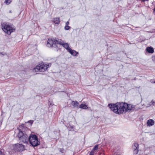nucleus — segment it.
I'll return each instance as SVG.
<instances>
[{
  "instance_id": "obj_34",
  "label": "nucleus",
  "mask_w": 155,
  "mask_h": 155,
  "mask_svg": "<svg viewBox=\"0 0 155 155\" xmlns=\"http://www.w3.org/2000/svg\"><path fill=\"white\" fill-rule=\"evenodd\" d=\"M1 54H2L3 55H4V54H2L1 52Z\"/></svg>"
},
{
  "instance_id": "obj_28",
  "label": "nucleus",
  "mask_w": 155,
  "mask_h": 155,
  "mask_svg": "<svg viewBox=\"0 0 155 155\" xmlns=\"http://www.w3.org/2000/svg\"><path fill=\"white\" fill-rule=\"evenodd\" d=\"M69 23L68 21H67L66 23V25H68L69 24Z\"/></svg>"
},
{
  "instance_id": "obj_8",
  "label": "nucleus",
  "mask_w": 155,
  "mask_h": 155,
  "mask_svg": "<svg viewBox=\"0 0 155 155\" xmlns=\"http://www.w3.org/2000/svg\"><path fill=\"white\" fill-rule=\"evenodd\" d=\"M60 40V41H59V44L61 45L68 51L71 48L69 47L68 44V43L64 42V41H62L61 39Z\"/></svg>"
},
{
  "instance_id": "obj_17",
  "label": "nucleus",
  "mask_w": 155,
  "mask_h": 155,
  "mask_svg": "<svg viewBox=\"0 0 155 155\" xmlns=\"http://www.w3.org/2000/svg\"><path fill=\"white\" fill-rule=\"evenodd\" d=\"M12 1V0H5L4 3L8 5L10 4Z\"/></svg>"
},
{
  "instance_id": "obj_15",
  "label": "nucleus",
  "mask_w": 155,
  "mask_h": 155,
  "mask_svg": "<svg viewBox=\"0 0 155 155\" xmlns=\"http://www.w3.org/2000/svg\"><path fill=\"white\" fill-rule=\"evenodd\" d=\"M80 108L84 109H87L88 107L86 104H82L80 105Z\"/></svg>"
},
{
  "instance_id": "obj_11",
  "label": "nucleus",
  "mask_w": 155,
  "mask_h": 155,
  "mask_svg": "<svg viewBox=\"0 0 155 155\" xmlns=\"http://www.w3.org/2000/svg\"><path fill=\"white\" fill-rule=\"evenodd\" d=\"M24 147V146L22 144L17 143L15 144L14 147V148L15 150H18L20 151L21 150V149H20V148H23Z\"/></svg>"
},
{
  "instance_id": "obj_9",
  "label": "nucleus",
  "mask_w": 155,
  "mask_h": 155,
  "mask_svg": "<svg viewBox=\"0 0 155 155\" xmlns=\"http://www.w3.org/2000/svg\"><path fill=\"white\" fill-rule=\"evenodd\" d=\"M124 107L125 108V111H127L128 110H131L132 108V105L131 104H128L124 102Z\"/></svg>"
},
{
  "instance_id": "obj_19",
  "label": "nucleus",
  "mask_w": 155,
  "mask_h": 155,
  "mask_svg": "<svg viewBox=\"0 0 155 155\" xmlns=\"http://www.w3.org/2000/svg\"><path fill=\"white\" fill-rule=\"evenodd\" d=\"M70 27L68 25H65L64 27V29L66 30H69L70 29Z\"/></svg>"
},
{
  "instance_id": "obj_16",
  "label": "nucleus",
  "mask_w": 155,
  "mask_h": 155,
  "mask_svg": "<svg viewBox=\"0 0 155 155\" xmlns=\"http://www.w3.org/2000/svg\"><path fill=\"white\" fill-rule=\"evenodd\" d=\"M53 22L56 24H58V20L57 18H54L53 20Z\"/></svg>"
},
{
  "instance_id": "obj_23",
  "label": "nucleus",
  "mask_w": 155,
  "mask_h": 155,
  "mask_svg": "<svg viewBox=\"0 0 155 155\" xmlns=\"http://www.w3.org/2000/svg\"><path fill=\"white\" fill-rule=\"evenodd\" d=\"M33 122H34L33 120H30L28 121V122L29 123H30L31 124H32L33 123Z\"/></svg>"
},
{
  "instance_id": "obj_5",
  "label": "nucleus",
  "mask_w": 155,
  "mask_h": 155,
  "mask_svg": "<svg viewBox=\"0 0 155 155\" xmlns=\"http://www.w3.org/2000/svg\"><path fill=\"white\" fill-rule=\"evenodd\" d=\"M49 67V64H41L37 66L32 71L34 72H44Z\"/></svg>"
},
{
  "instance_id": "obj_27",
  "label": "nucleus",
  "mask_w": 155,
  "mask_h": 155,
  "mask_svg": "<svg viewBox=\"0 0 155 155\" xmlns=\"http://www.w3.org/2000/svg\"><path fill=\"white\" fill-rule=\"evenodd\" d=\"M151 105V104L150 103L148 104L147 105V107H149Z\"/></svg>"
},
{
  "instance_id": "obj_25",
  "label": "nucleus",
  "mask_w": 155,
  "mask_h": 155,
  "mask_svg": "<svg viewBox=\"0 0 155 155\" xmlns=\"http://www.w3.org/2000/svg\"><path fill=\"white\" fill-rule=\"evenodd\" d=\"M0 155H5L4 153L0 150Z\"/></svg>"
},
{
  "instance_id": "obj_30",
  "label": "nucleus",
  "mask_w": 155,
  "mask_h": 155,
  "mask_svg": "<svg viewBox=\"0 0 155 155\" xmlns=\"http://www.w3.org/2000/svg\"><path fill=\"white\" fill-rule=\"evenodd\" d=\"M100 155H104V153H100Z\"/></svg>"
},
{
  "instance_id": "obj_18",
  "label": "nucleus",
  "mask_w": 155,
  "mask_h": 155,
  "mask_svg": "<svg viewBox=\"0 0 155 155\" xmlns=\"http://www.w3.org/2000/svg\"><path fill=\"white\" fill-rule=\"evenodd\" d=\"M74 128V127L73 126H71L70 127L69 126L68 129L69 130H73Z\"/></svg>"
},
{
  "instance_id": "obj_26",
  "label": "nucleus",
  "mask_w": 155,
  "mask_h": 155,
  "mask_svg": "<svg viewBox=\"0 0 155 155\" xmlns=\"http://www.w3.org/2000/svg\"><path fill=\"white\" fill-rule=\"evenodd\" d=\"M152 60L153 61H155V56L152 57Z\"/></svg>"
},
{
  "instance_id": "obj_35",
  "label": "nucleus",
  "mask_w": 155,
  "mask_h": 155,
  "mask_svg": "<svg viewBox=\"0 0 155 155\" xmlns=\"http://www.w3.org/2000/svg\"><path fill=\"white\" fill-rule=\"evenodd\" d=\"M59 22H60V21H59V22H58L59 23Z\"/></svg>"
},
{
  "instance_id": "obj_1",
  "label": "nucleus",
  "mask_w": 155,
  "mask_h": 155,
  "mask_svg": "<svg viewBox=\"0 0 155 155\" xmlns=\"http://www.w3.org/2000/svg\"><path fill=\"white\" fill-rule=\"evenodd\" d=\"M124 102H117L115 104H110L108 106L116 114H120L125 111Z\"/></svg>"
},
{
  "instance_id": "obj_33",
  "label": "nucleus",
  "mask_w": 155,
  "mask_h": 155,
  "mask_svg": "<svg viewBox=\"0 0 155 155\" xmlns=\"http://www.w3.org/2000/svg\"><path fill=\"white\" fill-rule=\"evenodd\" d=\"M1 54H2L3 55H4V54H2L1 52Z\"/></svg>"
},
{
  "instance_id": "obj_3",
  "label": "nucleus",
  "mask_w": 155,
  "mask_h": 155,
  "mask_svg": "<svg viewBox=\"0 0 155 155\" xmlns=\"http://www.w3.org/2000/svg\"><path fill=\"white\" fill-rule=\"evenodd\" d=\"M18 137L20 142L25 143H28L29 137L26 134H24L21 130H19Z\"/></svg>"
},
{
  "instance_id": "obj_29",
  "label": "nucleus",
  "mask_w": 155,
  "mask_h": 155,
  "mask_svg": "<svg viewBox=\"0 0 155 155\" xmlns=\"http://www.w3.org/2000/svg\"><path fill=\"white\" fill-rule=\"evenodd\" d=\"M154 80L153 79H151L150 80V81L152 83H154V81H153Z\"/></svg>"
},
{
  "instance_id": "obj_2",
  "label": "nucleus",
  "mask_w": 155,
  "mask_h": 155,
  "mask_svg": "<svg viewBox=\"0 0 155 155\" xmlns=\"http://www.w3.org/2000/svg\"><path fill=\"white\" fill-rule=\"evenodd\" d=\"M1 25L3 31L8 35H10L12 32L15 30V27L10 23L4 22Z\"/></svg>"
},
{
  "instance_id": "obj_36",
  "label": "nucleus",
  "mask_w": 155,
  "mask_h": 155,
  "mask_svg": "<svg viewBox=\"0 0 155 155\" xmlns=\"http://www.w3.org/2000/svg\"><path fill=\"white\" fill-rule=\"evenodd\" d=\"M154 83H155V81H154Z\"/></svg>"
},
{
  "instance_id": "obj_21",
  "label": "nucleus",
  "mask_w": 155,
  "mask_h": 155,
  "mask_svg": "<svg viewBox=\"0 0 155 155\" xmlns=\"http://www.w3.org/2000/svg\"><path fill=\"white\" fill-rule=\"evenodd\" d=\"M60 152L62 153H64L65 152V150L63 148H61L60 149Z\"/></svg>"
},
{
  "instance_id": "obj_20",
  "label": "nucleus",
  "mask_w": 155,
  "mask_h": 155,
  "mask_svg": "<svg viewBox=\"0 0 155 155\" xmlns=\"http://www.w3.org/2000/svg\"><path fill=\"white\" fill-rule=\"evenodd\" d=\"M97 149H98V145H96L94 146V147L93 148L92 150V151L93 150H97Z\"/></svg>"
},
{
  "instance_id": "obj_32",
  "label": "nucleus",
  "mask_w": 155,
  "mask_h": 155,
  "mask_svg": "<svg viewBox=\"0 0 155 155\" xmlns=\"http://www.w3.org/2000/svg\"><path fill=\"white\" fill-rule=\"evenodd\" d=\"M9 12L10 13H12V11L11 10L9 11Z\"/></svg>"
},
{
  "instance_id": "obj_31",
  "label": "nucleus",
  "mask_w": 155,
  "mask_h": 155,
  "mask_svg": "<svg viewBox=\"0 0 155 155\" xmlns=\"http://www.w3.org/2000/svg\"><path fill=\"white\" fill-rule=\"evenodd\" d=\"M148 0H142V1L145 2V1H148Z\"/></svg>"
},
{
  "instance_id": "obj_7",
  "label": "nucleus",
  "mask_w": 155,
  "mask_h": 155,
  "mask_svg": "<svg viewBox=\"0 0 155 155\" xmlns=\"http://www.w3.org/2000/svg\"><path fill=\"white\" fill-rule=\"evenodd\" d=\"M139 145L137 143H135L133 144L132 147V149L134 155H136L139 151Z\"/></svg>"
},
{
  "instance_id": "obj_14",
  "label": "nucleus",
  "mask_w": 155,
  "mask_h": 155,
  "mask_svg": "<svg viewBox=\"0 0 155 155\" xmlns=\"http://www.w3.org/2000/svg\"><path fill=\"white\" fill-rule=\"evenodd\" d=\"M71 104L74 107H78L79 103L78 101H72L71 102Z\"/></svg>"
},
{
  "instance_id": "obj_22",
  "label": "nucleus",
  "mask_w": 155,
  "mask_h": 155,
  "mask_svg": "<svg viewBox=\"0 0 155 155\" xmlns=\"http://www.w3.org/2000/svg\"><path fill=\"white\" fill-rule=\"evenodd\" d=\"M155 103V101H153V100H152L151 102H150V104H151V105H153Z\"/></svg>"
},
{
  "instance_id": "obj_4",
  "label": "nucleus",
  "mask_w": 155,
  "mask_h": 155,
  "mask_svg": "<svg viewBox=\"0 0 155 155\" xmlns=\"http://www.w3.org/2000/svg\"><path fill=\"white\" fill-rule=\"evenodd\" d=\"M29 142L33 147H36L40 143L38 140L37 137L35 134H31L29 136Z\"/></svg>"
},
{
  "instance_id": "obj_24",
  "label": "nucleus",
  "mask_w": 155,
  "mask_h": 155,
  "mask_svg": "<svg viewBox=\"0 0 155 155\" xmlns=\"http://www.w3.org/2000/svg\"><path fill=\"white\" fill-rule=\"evenodd\" d=\"M89 155H94V152L92 150L90 152Z\"/></svg>"
},
{
  "instance_id": "obj_12",
  "label": "nucleus",
  "mask_w": 155,
  "mask_h": 155,
  "mask_svg": "<svg viewBox=\"0 0 155 155\" xmlns=\"http://www.w3.org/2000/svg\"><path fill=\"white\" fill-rule=\"evenodd\" d=\"M154 124V121L153 119H150L147 120V126L150 127L153 126Z\"/></svg>"
},
{
  "instance_id": "obj_6",
  "label": "nucleus",
  "mask_w": 155,
  "mask_h": 155,
  "mask_svg": "<svg viewBox=\"0 0 155 155\" xmlns=\"http://www.w3.org/2000/svg\"><path fill=\"white\" fill-rule=\"evenodd\" d=\"M58 41L54 38L48 39L47 43V46L49 48H56L57 46Z\"/></svg>"
},
{
  "instance_id": "obj_10",
  "label": "nucleus",
  "mask_w": 155,
  "mask_h": 155,
  "mask_svg": "<svg viewBox=\"0 0 155 155\" xmlns=\"http://www.w3.org/2000/svg\"><path fill=\"white\" fill-rule=\"evenodd\" d=\"M68 51L71 54V55L74 56H76L78 54V52L72 50L71 48Z\"/></svg>"
},
{
  "instance_id": "obj_13",
  "label": "nucleus",
  "mask_w": 155,
  "mask_h": 155,
  "mask_svg": "<svg viewBox=\"0 0 155 155\" xmlns=\"http://www.w3.org/2000/svg\"><path fill=\"white\" fill-rule=\"evenodd\" d=\"M147 51L149 53L152 54L154 52V49L153 48L151 47H148L146 48Z\"/></svg>"
}]
</instances>
